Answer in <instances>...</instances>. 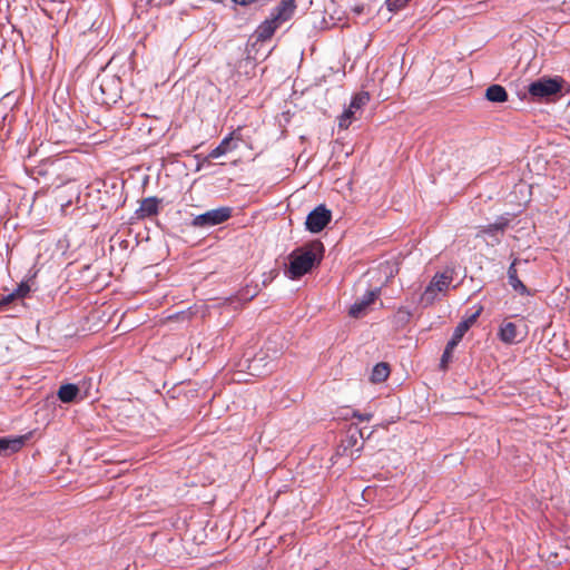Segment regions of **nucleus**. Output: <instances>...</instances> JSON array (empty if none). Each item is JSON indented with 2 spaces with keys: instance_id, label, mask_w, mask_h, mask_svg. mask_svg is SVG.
Here are the masks:
<instances>
[{
  "instance_id": "nucleus-1",
  "label": "nucleus",
  "mask_w": 570,
  "mask_h": 570,
  "mask_svg": "<svg viewBox=\"0 0 570 570\" xmlns=\"http://www.w3.org/2000/svg\"><path fill=\"white\" fill-rule=\"evenodd\" d=\"M324 247L321 242H312L291 253L288 273L292 278H298L308 273L323 257Z\"/></svg>"
},
{
  "instance_id": "nucleus-2",
  "label": "nucleus",
  "mask_w": 570,
  "mask_h": 570,
  "mask_svg": "<svg viewBox=\"0 0 570 570\" xmlns=\"http://www.w3.org/2000/svg\"><path fill=\"white\" fill-rule=\"evenodd\" d=\"M94 96L102 105L115 104L119 98L120 79L111 77L97 78L92 83Z\"/></svg>"
},
{
  "instance_id": "nucleus-3",
  "label": "nucleus",
  "mask_w": 570,
  "mask_h": 570,
  "mask_svg": "<svg viewBox=\"0 0 570 570\" xmlns=\"http://www.w3.org/2000/svg\"><path fill=\"white\" fill-rule=\"evenodd\" d=\"M453 281V272L445 271L436 273L426 286L425 291L421 296V301L426 304H432L439 293H444Z\"/></svg>"
},
{
  "instance_id": "nucleus-4",
  "label": "nucleus",
  "mask_w": 570,
  "mask_h": 570,
  "mask_svg": "<svg viewBox=\"0 0 570 570\" xmlns=\"http://www.w3.org/2000/svg\"><path fill=\"white\" fill-rule=\"evenodd\" d=\"M370 101V95L367 92H358L355 95L350 106L338 117V127L341 129H347L353 120L356 119V112L362 109Z\"/></svg>"
},
{
  "instance_id": "nucleus-5",
  "label": "nucleus",
  "mask_w": 570,
  "mask_h": 570,
  "mask_svg": "<svg viewBox=\"0 0 570 570\" xmlns=\"http://www.w3.org/2000/svg\"><path fill=\"white\" fill-rule=\"evenodd\" d=\"M331 210L324 205H318L306 217L305 226L312 233H320L331 222Z\"/></svg>"
},
{
  "instance_id": "nucleus-6",
  "label": "nucleus",
  "mask_w": 570,
  "mask_h": 570,
  "mask_svg": "<svg viewBox=\"0 0 570 570\" xmlns=\"http://www.w3.org/2000/svg\"><path fill=\"white\" fill-rule=\"evenodd\" d=\"M232 209L229 207H220L208 210L194 218L193 224L196 226H214L218 225L230 217Z\"/></svg>"
},
{
  "instance_id": "nucleus-7",
  "label": "nucleus",
  "mask_w": 570,
  "mask_h": 570,
  "mask_svg": "<svg viewBox=\"0 0 570 570\" xmlns=\"http://www.w3.org/2000/svg\"><path fill=\"white\" fill-rule=\"evenodd\" d=\"M561 89L557 79H539L529 85V94L537 98L550 97Z\"/></svg>"
},
{
  "instance_id": "nucleus-8",
  "label": "nucleus",
  "mask_w": 570,
  "mask_h": 570,
  "mask_svg": "<svg viewBox=\"0 0 570 570\" xmlns=\"http://www.w3.org/2000/svg\"><path fill=\"white\" fill-rule=\"evenodd\" d=\"M238 128L225 137L220 144L209 153L208 157L214 159L235 150L238 147V141L242 140Z\"/></svg>"
},
{
  "instance_id": "nucleus-9",
  "label": "nucleus",
  "mask_w": 570,
  "mask_h": 570,
  "mask_svg": "<svg viewBox=\"0 0 570 570\" xmlns=\"http://www.w3.org/2000/svg\"><path fill=\"white\" fill-rule=\"evenodd\" d=\"M296 9L295 0H283L271 13L269 19L278 27L289 20Z\"/></svg>"
},
{
  "instance_id": "nucleus-10",
  "label": "nucleus",
  "mask_w": 570,
  "mask_h": 570,
  "mask_svg": "<svg viewBox=\"0 0 570 570\" xmlns=\"http://www.w3.org/2000/svg\"><path fill=\"white\" fill-rule=\"evenodd\" d=\"M379 295H380L379 288L367 291L361 299H357L350 307V311H348L350 316L355 317V318L361 317L365 313L366 308L377 298Z\"/></svg>"
},
{
  "instance_id": "nucleus-11",
  "label": "nucleus",
  "mask_w": 570,
  "mask_h": 570,
  "mask_svg": "<svg viewBox=\"0 0 570 570\" xmlns=\"http://www.w3.org/2000/svg\"><path fill=\"white\" fill-rule=\"evenodd\" d=\"M464 327H465V325L456 326L455 327V330L453 332V335H452L451 340L448 342V344L445 346V350L443 352V355L441 357V364L440 365H441L442 368H446L448 363L451 361V356H452V353H453L454 348L456 347L459 342L464 336Z\"/></svg>"
},
{
  "instance_id": "nucleus-12",
  "label": "nucleus",
  "mask_w": 570,
  "mask_h": 570,
  "mask_svg": "<svg viewBox=\"0 0 570 570\" xmlns=\"http://www.w3.org/2000/svg\"><path fill=\"white\" fill-rule=\"evenodd\" d=\"M27 440V436L0 438V455L7 456L18 452Z\"/></svg>"
},
{
  "instance_id": "nucleus-13",
  "label": "nucleus",
  "mask_w": 570,
  "mask_h": 570,
  "mask_svg": "<svg viewBox=\"0 0 570 570\" xmlns=\"http://www.w3.org/2000/svg\"><path fill=\"white\" fill-rule=\"evenodd\" d=\"M159 200L156 197H148L141 200L139 208L136 210L138 218L150 217L158 212Z\"/></svg>"
},
{
  "instance_id": "nucleus-14",
  "label": "nucleus",
  "mask_w": 570,
  "mask_h": 570,
  "mask_svg": "<svg viewBox=\"0 0 570 570\" xmlns=\"http://www.w3.org/2000/svg\"><path fill=\"white\" fill-rule=\"evenodd\" d=\"M499 337L507 344H514L518 342L517 325L512 322L502 323L499 330Z\"/></svg>"
},
{
  "instance_id": "nucleus-15",
  "label": "nucleus",
  "mask_w": 570,
  "mask_h": 570,
  "mask_svg": "<svg viewBox=\"0 0 570 570\" xmlns=\"http://www.w3.org/2000/svg\"><path fill=\"white\" fill-rule=\"evenodd\" d=\"M80 390L76 384H62L58 392V399L63 403H72L77 400V396L79 395Z\"/></svg>"
},
{
  "instance_id": "nucleus-16",
  "label": "nucleus",
  "mask_w": 570,
  "mask_h": 570,
  "mask_svg": "<svg viewBox=\"0 0 570 570\" xmlns=\"http://www.w3.org/2000/svg\"><path fill=\"white\" fill-rule=\"evenodd\" d=\"M517 262L518 261L514 259L512 262V264L509 266V269H508L509 284L512 286V288L514 291L519 292L522 295H525L529 292H528V288L525 287V285L518 277V273H517V268H515Z\"/></svg>"
},
{
  "instance_id": "nucleus-17",
  "label": "nucleus",
  "mask_w": 570,
  "mask_h": 570,
  "mask_svg": "<svg viewBox=\"0 0 570 570\" xmlns=\"http://www.w3.org/2000/svg\"><path fill=\"white\" fill-rule=\"evenodd\" d=\"M485 98L491 102H504L508 100V94L502 86L491 85L485 90Z\"/></svg>"
},
{
  "instance_id": "nucleus-18",
  "label": "nucleus",
  "mask_w": 570,
  "mask_h": 570,
  "mask_svg": "<svg viewBox=\"0 0 570 570\" xmlns=\"http://www.w3.org/2000/svg\"><path fill=\"white\" fill-rule=\"evenodd\" d=\"M390 372H391V370H390V365L387 363H385V362L377 363L372 368L370 380L372 383H375V384L382 383L389 377Z\"/></svg>"
},
{
  "instance_id": "nucleus-19",
  "label": "nucleus",
  "mask_w": 570,
  "mask_h": 570,
  "mask_svg": "<svg viewBox=\"0 0 570 570\" xmlns=\"http://www.w3.org/2000/svg\"><path fill=\"white\" fill-rule=\"evenodd\" d=\"M278 26L273 22L269 18H267L257 29L256 35L261 40L269 39Z\"/></svg>"
},
{
  "instance_id": "nucleus-20",
  "label": "nucleus",
  "mask_w": 570,
  "mask_h": 570,
  "mask_svg": "<svg viewBox=\"0 0 570 570\" xmlns=\"http://www.w3.org/2000/svg\"><path fill=\"white\" fill-rule=\"evenodd\" d=\"M508 224V220L504 218H500L494 224L481 227L479 233L476 234V237H482L485 234H494L495 232H503L505 226Z\"/></svg>"
},
{
  "instance_id": "nucleus-21",
  "label": "nucleus",
  "mask_w": 570,
  "mask_h": 570,
  "mask_svg": "<svg viewBox=\"0 0 570 570\" xmlns=\"http://www.w3.org/2000/svg\"><path fill=\"white\" fill-rule=\"evenodd\" d=\"M482 311V307H479L472 315H470L468 318L463 320L458 324V326L465 325L464 327V334L469 331V328L475 323L476 318L480 316Z\"/></svg>"
},
{
  "instance_id": "nucleus-22",
  "label": "nucleus",
  "mask_w": 570,
  "mask_h": 570,
  "mask_svg": "<svg viewBox=\"0 0 570 570\" xmlns=\"http://www.w3.org/2000/svg\"><path fill=\"white\" fill-rule=\"evenodd\" d=\"M30 291L31 288L28 282H21L13 292L18 299H23L30 293Z\"/></svg>"
},
{
  "instance_id": "nucleus-23",
  "label": "nucleus",
  "mask_w": 570,
  "mask_h": 570,
  "mask_svg": "<svg viewBox=\"0 0 570 570\" xmlns=\"http://www.w3.org/2000/svg\"><path fill=\"white\" fill-rule=\"evenodd\" d=\"M14 301H18V297L14 295V292L2 296L0 298V311H6L7 307Z\"/></svg>"
},
{
  "instance_id": "nucleus-24",
  "label": "nucleus",
  "mask_w": 570,
  "mask_h": 570,
  "mask_svg": "<svg viewBox=\"0 0 570 570\" xmlns=\"http://www.w3.org/2000/svg\"><path fill=\"white\" fill-rule=\"evenodd\" d=\"M407 2L409 0H386V6L389 10L393 11L404 7Z\"/></svg>"
},
{
  "instance_id": "nucleus-25",
  "label": "nucleus",
  "mask_w": 570,
  "mask_h": 570,
  "mask_svg": "<svg viewBox=\"0 0 570 570\" xmlns=\"http://www.w3.org/2000/svg\"><path fill=\"white\" fill-rule=\"evenodd\" d=\"M149 3H154L157 7L171 4L175 0H147Z\"/></svg>"
},
{
  "instance_id": "nucleus-26",
  "label": "nucleus",
  "mask_w": 570,
  "mask_h": 570,
  "mask_svg": "<svg viewBox=\"0 0 570 570\" xmlns=\"http://www.w3.org/2000/svg\"><path fill=\"white\" fill-rule=\"evenodd\" d=\"M355 416L361 421H370L372 419V414H355Z\"/></svg>"
},
{
  "instance_id": "nucleus-27",
  "label": "nucleus",
  "mask_w": 570,
  "mask_h": 570,
  "mask_svg": "<svg viewBox=\"0 0 570 570\" xmlns=\"http://www.w3.org/2000/svg\"><path fill=\"white\" fill-rule=\"evenodd\" d=\"M61 161V159H56L55 161H52L53 165H58L59 166V163Z\"/></svg>"
},
{
  "instance_id": "nucleus-28",
  "label": "nucleus",
  "mask_w": 570,
  "mask_h": 570,
  "mask_svg": "<svg viewBox=\"0 0 570 570\" xmlns=\"http://www.w3.org/2000/svg\"><path fill=\"white\" fill-rule=\"evenodd\" d=\"M255 295H256V293H253V294H250V296L248 298H253V297H255Z\"/></svg>"
}]
</instances>
